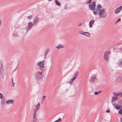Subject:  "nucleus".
Listing matches in <instances>:
<instances>
[{
    "instance_id": "nucleus-1",
    "label": "nucleus",
    "mask_w": 122,
    "mask_h": 122,
    "mask_svg": "<svg viewBox=\"0 0 122 122\" xmlns=\"http://www.w3.org/2000/svg\"><path fill=\"white\" fill-rule=\"evenodd\" d=\"M95 3L94 1L92 2L91 5L89 4L90 8L93 10V13L96 15H97V12L102 10V7L100 4H98L97 5V8L95 9Z\"/></svg>"
},
{
    "instance_id": "nucleus-2",
    "label": "nucleus",
    "mask_w": 122,
    "mask_h": 122,
    "mask_svg": "<svg viewBox=\"0 0 122 122\" xmlns=\"http://www.w3.org/2000/svg\"><path fill=\"white\" fill-rule=\"evenodd\" d=\"M104 9L97 12V15L98 14L99 16L101 18H105L107 15V14L105 12Z\"/></svg>"
},
{
    "instance_id": "nucleus-3",
    "label": "nucleus",
    "mask_w": 122,
    "mask_h": 122,
    "mask_svg": "<svg viewBox=\"0 0 122 122\" xmlns=\"http://www.w3.org/2000/svg\"><path fill=\"white\" fill-rule=\"evenodd\" d=\"M35 75L36 80L37 81H40L43 77V76L40 74L39 71L37 70L36 72Z\"/></svg>"
},
{
    "instance_id": "nucleus-4",
    "label": "nucleus",
    "mask_w": 122,
    "mask_h": 122,
    "mask_svg": "<svg viewBox=\"0 0 122 122\" xmlns=\"http://www.w3.org/2000/svg\"><path fill=\"white\" fill-rule=\"evenodd\" d=\"M111 52L109 51H107L104 52V59L106 62L109 61V56Z\"/></svg>"
},
{
    "instance_id": "nucleus-5",
    "label": "nucleus",
    "mask_w": 122,
    "mask_h": 122,
    "mask_svg": "<svg viewBox=\"0 0 122 122\" xmlns=\"http://www.w3.org/2000/svg\"><path fill=\"white\" fill-rule=\"evenodd\" d=\"M97 77L95 75H92L90 79V82L92 83H94L95 80H96Z\"/></svg>"
},
{
    "instance_id": "nucleus-6",
    "label": "nucleus",
    "mask_w": 122,
    "mask_h": 122,
    "mask_svg": "<svg viewBox=\"0 0 122 122\" xmlns=\"http://www.w3.org/2000/svg\"><path fill=\"white\" fill-rule=\"evenodd\" d=\"M34 111L33 116V120L32 122H38L37 121V119L36 117V114L37 111L36 110H35V109L34 110Z\"/></svg>"
},
{
    "instance_id": "nucleus-7",
    "label": "nucleus",
    "mask_w": 122,
    "mask_h": 122,
    "mask_svg": "<svg viewBox=\"0 0 122 122\" xmlns=\"http://www.w3.org/2000/svg\"><path fill=\"white\" fill-rule=\"evenodd\" d=\"M33 24L31 22H30L29 23L28 26L26 28L27 31H28L29 30L31 27L33 26Z\"/></svg>"
},
{
    "instance_id": "nucleus-8",
    "label": "nucleus",
    "mask_w": 122,
    "mask_h": 122,
    "mask_svg": "<svg viewBox=\"0 0 122 122\" xmlns=\"http://www.w3.org/2000/svg\"><path fill=\"white\" fill-rule=\"evenodd\" d=\"M39 18L37 17H36L34 18L33 19V23L34 25H36V24L37 23L39 22Z\"/></svg>"
},
{
    "instance_id": "nucleus-9",
    "label": "nucleus",
    "mask_w": 122,
    "mask_h": 122,
    "mask_svg": "<svg viewBox=\"0 0 122 122\" xmlns=\"http://www.w3.org/2000/svg\"><path fill=\"white\" fill-rule=\"evenodd\" d=\"M122 7L121 6H120L119 7H118L115 10V12L116 14L118 13L121 10Z\"/></svg>"
},
{
    "instance_id": "nucleus-10",
    "label": "nucleus",
    "mask_w": 122,
    "mask_h": 122,
    "mask_svg": "<svg viewBox=\"0 0 122 122\" xmlns=\"http://www.w3.org/2000/svg\"><path fill=\"white\" fill-rule=\"evenodd\" d=\"M78 71H76V72L75 73L74 77L71 79V81H73L76 79V77L78 75Z\"/></svg>"
},
{
    "instance_id": "nucleus-11",
    "label": "nucleus",
    "mask_w": 122,
    "mask_h": 122,
    "mask_svg": "<svg viewBox=\"0 0 122 122\" xmlns=\"http://www.w3.org/2000/svg\"><path fill=\"white\" fill-rule=\"evenodd\" d=\"M113 105H114V107L116 108V109L117 110H119L120 109L121 107H122L121 106V105H120V106H118L117 104L114 103Z\"/></svg>"
},
{
    "instance_id": "nucleus-12",
    "label": "nucleus",
    "mask_w": 122,
    "mask_h": 122,
    "mask_svg": "<svg viewBox=\"0 0 122 122\" xmlns=\"http://www.w3.org/2000/svg\"><path fill=\"white\" fill-rule=\"evenodd\" d=\"M95 21L94 20L90 21L89 22V26L90 28L92 27L93 24L94 23Z\"/></svg>"
},
{
    "instance_id": "nucleus-13",
    "label": "nucleus",
    "mask_w": 122,
    "mask_h": 122,
    "mask_svg": "<svg viewBox=\"0 0 122 122\" xmlns=\"http://www.w3.org/2000/svg\"><path fill=\"white\" fill-rule=\"evenodd\" d=\"M14 101L11 100H7L5 102L7 104L11 103L13 104Z\"/></svg>"
},
{
    "instance_id": "nucleus-14",
    "label": "nucleus",
    "mask_w": 122,
    "mask_h": 122,
    "mask_svg": "<svg viewBox=\"0 0 122 122\" xmlns=\"http://www.w3.org/2000/svg\"><path fill=\"white\" fill-rule=\"evenodd\" d=\"M117 64L120 67H122V58L119 61Z\"/></svg>"
},
{
    "instance_id": "nucleus-15",
    "label": "nucleus",
    "mask_w": 122,
    "mask_h": 122,
    "mask_svg": "<svg viewBox=\"0 0 122 122\" xmlns=\"http://www.w3.org/2000/svg\"><path fill=\"white\" fill-rule=\"evenodd\" d=\"M64 47V46L62 45L61 44H60L57 46L56 47V48H57L58 49H59L60 48H63Z\"/></svg>"
},
{
    "instance_id": "nucleus-16",
    "label": "nucleus",
    "mask_w": 122,
    "mask_h": 122,
    "mask_svg": "<svg viewBox=\"0 0 122 122\" xmlns=\"http://www.w3.org/2000/svg\"><path fill=\"white\" fill-rule=\"evenodd\" d=\"M38 65L41 67L42 68L44 67V64L42 62H39L37 63Z\"/></svg>"
},
{
    "instance_id": "nucleus-17",
    "label": "nucleus",
    "mask_w": 122,
    "mask_h": 122,
    "mask_svg": "<svg viewBox=\"0 0 122 122\" xmlns=\"http://www.w3.org/2000/svg\"><path fill=\"white\" fill-rule=\"evenodd\" d=\"M56 4L58 6H60L61 5L60 3L57 0H55V1Z\"/></svg>"
},
{
    "instance_id": "nucleus-18",
    "label": "nucleus",
    "mask_w": 122,
    "mask_h": 122,
    "mask_svg": "<svg viewBox=\"0 0 122 122\" xmlns=\"http://www.w3.org/2000/svg\"><path fill=\"white\" fill-rule=\"evenodd\" d=\"M84 33V35H84L88 37L90 36V34L88 32H85Z\"/></svg>"
},
{
    "instance_id": "nucleus-19",
    "label": "nucleus",
    "mask_w": 122,
    "mask_h": 122,
    "mask_svg": "<svg viewBox=\"0 0 122 122\" xmlns=\"http://www.w3.org/2000/svg\"><path fill=\"white\" fill-rule=\"evenodd\" d=\"M118 99L117 97H112V102L116 100H117Z\"/></svg>"
},
{
    "instance_id": "nucleus-20",
    "label": "nucleus",
    "mask_w": 122,
    "mask_h": 122,
    "mask_svg": "<svg viewBox=\"0 0 122 122\" xmlns=\"http://www.w3.org/2000/svg\"><path fill=\"white\" fill-rule=\"evenodd\" d=\"M1 77L2 78H3L4 76V72H0Z\"/></svg>"
},
{
    "instance_id": "nucleus-21",
    "label": "nucleus",
    "mask_w": 122,
    "mask_h": 122,
    "mask_svg": "<svg viewBox=\"0 0 122 122\" xmlns=\"http://www.w3.org/2000/svg\"><path fill=\"white\" fill-rule=\"evenodd\" d=\"M85 32L83 31H79V33L80 34H82L83 35H84V33Z\"/></svg>"
},
{
    "instance_id": "nucleus-22",
    "label": "nucleus",
    "mask_w": 122,
    "mask_h": 122,
    "mask_svg": "<svg viewBox=\"0 0 122 122\" xmlns=\"http://www.w3.org/2000/svg\"><path fill=\"white\" fill-rule=\"evenodd\" d=\"M113 94L115 96L116 95L117 96H118L120 95V94L119 93H114Z\"/></svg>"
},
{
    "instance_id": "nucleus-23",
    "label": "nucleus",
    "mask_w": 122,
    "mask_h": 122,
    "mask_svg": "<svg viewBox=\"0 0 122 122\" xmlns=\"http://www.w3.org/2000/svg\"><path fill=\"white\" fill-rule=\"evenodd\" d=\"M49 51V49H47L45 51V54H47Z\"/></svg>"
},
{
    "instance_id": "nucleus-24",
    "label": "nucleus",
    "mask_w": 122,
    "mask_h": 122,
    "mask_svg": "<svg viewBox=\"0 0 122 122\" xmlns=\"http://www.w3.org/2000/svg\"><path fill=\"white\" fill-rule=\"evenodd\" d=\"M61 118H59L58 119L56 120L54 122H59L61 121Z\"/></svg>"
},
{
    "instance_id": "nucleus-25",
    "label": "nucleus",
    "mask_w": 122,
    "mask_h": 122,
    "mask_svg": "<svg viewBox=\"0 0 122 122\" xmlns=\"http://www.w3.org/2000/svg\"><path fill=\"white\" fill-rule=\"evenodd\" d=\"M118 113L122 115V108L119 111Z\"/></svg>"
},
{
    "instance_id": "nucleus-26",
    "label": "nucleus",
    "mask_w": 122,
    "mask_h": 122,
    "mask_svg": "<svg viewBox=\"0 0 122 122\" xmlns=\"http://www.w3.org/2000/svg\"><path fill=\"white\" fill-rule=\"evenodd\" d=\"M4 103V99L3 98L1 100V103L3 105Z\"/></svg>"
},
{
    "instance_id": "nucleus-27",
    "label": "nucleus",
    "mask_w": 122,
    "mask_h": 122,
    "mask_svg": "<svg viewBox=\"0 0 122 122\" xmlns=\"http://www.w3.org/2000/svg\"><path fill=\"white\" fill-rule=\"evenodd\" d=\"M118 102L119 104V105L120 104H122V100H121L118 101Z\"/></svg>"
},
{
    "instance_id": "nucleus-28",
    "label": "nucleus",
    "mask_w": 122,
    "mask_h": 122,
    "mask_svg": "<svg viewBox=\"0 0 122 122\" xmlns=\"http://www.w3.org/2000/svg\"><path fill=\"white\" fill-rule=\"evenodd\" d=\"M27 18L29 19H32V15H30L27 17Z\"/></svg>"
},
{
    "instance_id": "nucleus-29",
    "label": "nucleus",
    "mask_w": 122,
    "mask_h": 122,
    "mask_svg": "<svg viewBox=\"0 0 122 122\" xmlns=\"http://www.w3.org/2000/svg\"><path fill=\"white\" fill-rule=\"evenodd\" d=\"M121 19L120 18H119L117 20V21L115 22V23L116 24L118 22L120 21L121 20Z\"/></svg>"
},
{
    "instance_id": "nucleus-30",
    "label": "nucleus",
    "mask_w": 122,
    "mask_h": 122,
    "mask_svg": "<svg viewBox=\"0 0 122 122\" xmlns=\"http://www.w3.org/2000/svg\"><path fill=\"white\" fill-rule=\"evenodd\" d=\"M3 97L2 94L0 93V98H1Z\"/></svg>"
},
{
    "instance_id": "nucleus-31",
    "label": "nucleus",
    "mask_w": 122,
    "mask_h": 122,
    "mask_svg": "<svg viewBox=\"0 0 122 122\" xmlns=\"http://www.w3.org/2000/svg\"><path fill=\"white\" fill-rule=\"evenodd\" d=\"M72 81H69L67 83H69V84H70L71 85L72 84V83H73V82Z\"/></svg>"
},
{
    "instance_id": "nucleus-32",
    "label": "nucleus",
    "mask_w": 122,
    "mask_h": 122,
    "mask_svg": "<svg viewBox=\"0 0 122 122\" xmlns=\"http://www.w3.org/2000/svg\"><path fill=\"white\" fill-rule=\"evenodd\" d=\"M94 93H95V94L96 95H97L99 94L98 92H94Z\"/></svg>"
},
{
    "instance_id": "nucleus-33",
    "label": "nucleus",
    "mask_w": 122,
    "mask_h": 122,
    "mask_svg": "<svg viewBox=\"0 0 122 122\" xmlns=\"http://www.w3.org/2000/svg\"><path fill=\"white\" fill-rule=\"evenodd\" d=\"M46 97L45 96H43V97L42 100L43 101V100H44L46 98Z\"/></svg>"
},
{
    "instance_id": "nucleus-34",
    "label": "nucleus",
    "mask_w": 122,
    "mask_h": 122,
    "mask_svg": "<svg viewBox=\"0 0 122 122\" xmlns=\"http://www.w3.org/2000/svg\"><path fill=\"white\" fill-rule=\"evenodd\" d=\"M12 86L13 87H14V85L15 84V83L14 82H13H13H12Z\"/></svg>"
},
{
    "instance_id": "nucleus-35",
    "label": "nucleus",
    "mask_w": 122,
    "mask_h": 122,
    "mask_svg": "<svg viewBox=\"0 0 122 122\" xmlns=\"http://www.w3.org/2000/svg\"><path fill=\"white\" fill-rule=\"evenodd\" d=\"M92 0H89V1L87 2V3L90 4V3Z\"/></svg>"
},
{
    "instance_id": "nucleus-36",
    "label": "nucleus",
    "mask_w": 122,
    "mask_h": 122,
    "mask_svg": "<svg viewBox=\"0 0 122 122\" xmlns=\"http://www.w3.org/2000/svg\"><path fill=\"white\" fill-rule=\"evenodd\" d=\"M41 71H45V69H44L42 68L41 69Z\"/></svg>"
},
{
    "instance_id": "nucleus-37",
    "label": "nucleus",
    "mask_w": 122,
    "mask_h": 122,
    "mask_svg": "<svg viewBox=\"0 0 122 122\" xmlns=\"http://www.w3.org/2000/svg\"><path fill=\"white\" fill-rule=\"evenodd\" d=\"M110 110L109 109H107L106 111V112L109 113L110 112Z\"/></svg>"
},
{
    "instance_id": "nucleus-38",
    "label": "nucleus",
    "mask_w": 122,
    "mask_h": 122,
    "mask_svg": "<svg viewBox=\"0 0 122 122\" xmlns=\"http://www.w3.org/2000/svg\"><path fill=\"white\" fill-rule=\"evenodd\" d=\"M40 103H38L37 105L36 106V107L37 106V107H40Z\"/></svg>"
},
{
    "instance_id": "nucleus-39",
    "label": "nucleus",
    "mask_w": 122,
    "mask_h": 122,
    "mask_svg": "<svg viewBox=\"0 0 122 122\" xmlns=\"http://www.w3.org/2000/svg\"><path fill=\"white\" fill-rule=\"evenodd\" d=\"M3 70L2 69H1L0 70V72H3Z\"/></svg>"
},
{
    "instance_id": "nucleus-40",
    "label": "nucleus",
    "mask_w": 122,
    "mask_h": 122,
    "mask_svg": "<svg viewBox=\"0 0 122 122\" xmlns=\"http://www.w3.org/2000/svg\"><path fill=\"white\" fill-rule=\"evenodd\" d=\"M67 5H66L64 7V8L65 9H66L67 7Z\"/></svg>"
},
{
    "instance_id": "nucleus-41",
    "label": "nucleus",
    "mask_w": 122,
    "mask_h": 122,
    "mask_svg": "<svg viewBox=\"0 0 122 122\" xmlns=\"http://www.w3.org/2000/svg\"><path fill=\"white\" fill-rule=\"evenodd\" d=\"M82 24L81 23H79L78 25V26H80Z\"/></svg>"
},
{
    "instance_id": "nucleus-42",
    "label": "nucleus",
    "mask_w": 122,
    "mask_h": 122,
    "mask_svg": "<svg viewBox=\"0 0 122 122\" xmlns=\"http://www.w3.org/2000/svg\"><path fill=\"white\" fill-rule=\"evenodd\" d=\"M119 93L120 94V95L121 97L122 96V92H120Z\"/></svg>"
},
{
    "instance_id": "nucleus-43",
    "label": "nucleus",
    "mask_w": 122,
    "mask_h": 122,
    "mask_svg": "<svg viewBox=\"0 0 122 122\" xmlns=\"http://www.w3.org/2000/svg\"><path fill=\"white\" fill-rule=\"evenodd\" d=\"M36 109H35V110H36L37 111H38V108H37L38 107L36 106Z\"/></svg>"
},
{
    "instance_id": "nucleus-44",
    "label": "nucleus",
    "mask_w": 122,
    "mask_h": 122,
    "mask_svg": "<svg viewBox=\"0 0 122 122\" xmlns=\"http://www.w3.org/2000/svg\"><path fill=\"white\" fill-rule=\"evenodd\" d=\"M47 54H45V55H44V57L45 58L46 56H47Z\"/></svg>"
},
{
    "instance_id": "nucleus-45",
    "label": "nucleus",
    "mask_w": 122,
    "mask_h": 122,
    "mask_svg": "<svg viewBox=\"0 0 122 122\" xmlns=\"http://www.w3.org/2000/svg\"><path fill=\"white\" fill-rule=\"evenodd\" d=\"M1 22H2L1 20L0 19V25L1 24Z\"/></svg>"
},
{
    "instance_id": "nucleus-46",
    "label": "nucleus",
    "mask_w": 122,
    "mask_h": 122,
    "mask_svg": "<svg viewBox=\"0 0 122 122\" xmlns=\"http://www.w3.org/2000/svg\"><path fill=\"white\" fill-rule=\"evenodd\" d=\"M120 122H122V118H121L120 119Z\"/></svg>"
},
{
    "instance_id": "nucleus-47",
    "label": "nucleus",
    "mask_w": 122,
    "mask_h": 122,
    "mask_svg": "<svg viewBox=\"0 0 122 122\" xmlns=\"http://www.w3.org/2000/svg\"><path fill=\"white\" fill-rule=\"evenodd\" d=\"M11 80H12V81H11L12 82H13V78H11Z\"/></svg>"
},
{
    "instance_id": "nucleus-48",
    "label": "nucleus",
    "mask_w": 122,
    "mask_h": 122,
    "mask_svg": "<svg viewBox=\"0 0 122 122\" xmlns=\"http://www.w3.org/2000/svg\"><path fill=\"white\" fill-rule=\"evenodd\" d=\"M102 92V91H100L99 92H99V93H100V92Z\"/></svg>"
},
{
    "instance_id": "nucleus-49",
    "label": "nucleus",
    "mask_w": 122,
    "mask_h": 122,
    "mask_svg": "<svg viewBox=\"0 0 122 122\" xmlns=\"http://www.w3.org/2000/svg\"><path fill=\"white\" fill-rule=\"evenodd\" d=\"M120 49L122 50V48H120Z\"/></svg>"
},
{
    "instance_id": "nucleus-50",
    "label": "nucleus",
    "mask_w": 122,
    "mask_h": 122,
    "mask_svg": "<svg viewBox=\"0 0 122 122\" xmlns=\"http://www.w3.org/2000/svg\"><path fill=\"white\" fill-rule=\"evenodd\" d=\"M44 62V61H42L41 62H42V63H43V62Z\"/></svg>"
},
{
    "instance_id": "nucleus-51",
    "label": "nucleus",
    "mask_w": 122,
    "mask_h": 122,
    "mask_svg": "<svg viewBox=\"0 0 122 122\" xmlns=\"http://www.w3.org/2000/svg\"><path fill=\"white\" fill-rule=\"evenodd\" d=\"M120 77H118V79H119V78Z\"/></svg>"
},
{
    "instance_id": "nucleus-52",
    "label": "nucleus",
    "mask_w": 122,
    "mask_h": 122,
    "mask_svg": "<svg viewBox=\"0 0 122 122\" xmlns=\"http://www.w3.org/2000/svg\"><path fill=\"white\" fill-rule=\"evenodd\" d=\"M48 0L49 1H51L52 0Z\"/></svg>"
},
{
    "instance_id": "nucleus-53",
    "label": "nucleus",
    "mask_w": 122,
    "mask_h": 122,
    "mask_svg": "<svg viewBox=\"0 0 122 122\" xmlns=\"http://www.w3.org/2000/svg\"><path fill=\"white\" fill-rule=\"evenodd\" d=\"M13 35L14 36V34H13Z\"/></svg>"
}]
</instances>
